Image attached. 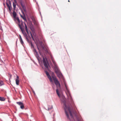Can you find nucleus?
I'll return each instance as SVG.
<instances>
[{
  "label": "nucleus",
  "instance_id": "nucleus-1",
  "mask_svg": "<svg viewBox=\"0 0 121 121\" xmlns=\"http://www.w3.org/2000/svg\"><path fill=\"white\" fill-rule=\"evenodd\" d=\"M63 106L67 118L69 119L70 121H75L72 115L73 110L72 108L69 106H67L65 103H64Z\"/></svg>",
  "mask_w": 121,
  "mask_h": 121
},
{
  "label": "nucleus",
  "instance_id": "nucleus-2",
  "mask_svg": "<svg viewBox=\"0 0 121 121\" xmlns=\"http://www.w3.org/2000/svg\"><path fill=\"white\" fill-rule=\"evenodd\" d=\"M16 19L17 20L18 22V25L19 27L21 30L22 31L23 33L24 26L23 25L22 22H21L19 19L18 17L16 18Z\"/></svg>",
  "mask_w": 121,
  "mask_h": 121
},
{
  "label": "nucleus",
  "instance_id": "nucleus-3",
  "mask_svg": "<svg viewBox=\"0 0 121 121\" xmlns=\"http://www.w3.org/2000/svg\"><path fill=\"white\" fill-rule=\"evenodd\" d=\"M64 84L65 87V91L66 94L67 95V96L69 98H70L71 97V95L70 93L67 88V85L65 81L64 80Z\"/></svg>",
  "mask_w": 121,
  "mask_h": 121
},
{
  "label": "nucleus",
  "instance_id": "nucleus-4",
  "mask_svg": "<svg viewBox=\"0 0 121 121\" xmlns=\"http://www.w3.org/2000/svg\"><path fill=\"white\" fill-rule=\"evenodd\" d=\"M52 78L54 81L57 87H60V85L59 82L56 78L54 77H52Z\"/></svg>",
  "mask_w": 121,
  "mask_h": 121
},
{
  "label": "nucleus",
  "instance_id": "nucleus-5",
  "mask_svg": "<svg viewBox=\"0 0 121 121\" xmlns=\"http://www.w3.org/2000/svg\"><path fill=\"white\" fill-rule=\"evenodd\" d=\"M43 62L46 69L47 70H48V64L46 62L45 59L44 57H43Z\"/></svg>",
  "mask_w": 121,
  "mask_h": 121
},
{
  "label": "nucleus",
  "instance_id": "nucleus-6",
  "mask_svg": "<svg viewBox=\"0 0 121 121\" xmlns=\"http://www.w3.org/2000/svg\"><path fill=\"white\" fill-rule=\"evenodd\" d=\"M17 103L20 106V108L22 109H23L24 108V106L23 103L21 102H17Z\"/></svg>",
  "mask_w": 121,
  "mask_h": 121
},
{
  "label": "nucleus",
  "instance_id": "nucleus-7",
  "mask_svg": "<svg viewBox=\"0 0 121 121\" xmlns=\"http://www.w3.org/2000/svg\"><path fill=\"white\" fill-rule=\"evenodd\" d=\"M45 72L48 78L49 79L50 82H52V79L50 76L49 75L48 72L46 71H45Z\"/></svg>",
  "mask_w": 121,
  "mask_h": 121
},
{
  "label": "nucleus",
  "instance_id": "nucleus-8",
  "mask_svg": "<svg viewBox=\"0 0 121 121\" xmlns=\"http://www.w3.org/2000/svg\"><path fill=\"white\" fill-rule=\"evenodd\" d=\"M16 78H17L15 80V81L16 85H19V78L18 76H17Z\"/></svg>",
  "mask_w": 121,
  "mask_h": 121
},
{
  "label": "nucleus",
  "instance_id": "nucleus-9",
  "mask_svg": "<svg viewBox=\"0 0 121 121\" xmlns=\"http://www.w3.org/2000/svg\"><path fill=\"white\" fill-rule=\"evenodd\" d=\"M33 52H34L36 56L37 57H39V55L38 54V53L37 52L36 50L34 48L33 50Z\"/></svg>",
  "mask_w": 121,
  "mask_h": 121
},
{
  "label": "nucleus",
  "instance_id": "nucleus-10",
  "mask_svg": "<svg viewBox=\"0 0 121 121\" xmlns=\"http://www.w3.org/2000/svg\"><path fill=\"white\" fill-rule=\"evenodd\" d=\"M14 1L13 2V9L15 10L16 8V4L17 3V2L16 0H14Z\"/></svg>",
  "mask_w": 121,
  "mask_h": 121
},
{
  "label": "nucleus",
  "instance_id": "nucleus-11",
  "mask_svg": "<svg viewBox=\"0 0 121 121\" xmlns=\"http://www.w3.org/2000/svg\"><path fill=\"white\" fill-rule=\"evenodd\" d=\"M55 70L56 73L60 71L59 69L57 66L55 67Z\"/></svg>",
  "mask_w": 121,
  "mask_h": 121
},
{
  "label": "nucleus",
  "instance_id": "nucleus-12",
  "mask_svg": "<svg viewBox=\"0 0 121 121\" xmlns=\"http://www.w3.org/2000/svg\"><path fill=\"white\" fill-rule=\"evenodd\" d=\"M56 74L58 77L59 78H61L62 77V75L60 71Z\"/></svg>",
  "mask_w": 121,
  "mask_h": 121
},
{
  "label": "nucleus",
  "instance_id": "nucleus-13",
  "mask_svg": "<svg viewBox=\"0 0 121 121\" xmlns=\"http://www.w3.org/2000/svg\"><path fill=\"white\" fill-rule=\"evenodd\" d=\"M7 6L10 11H11L12 8L11 6H10L8 4H7Z\"/></svg>",
  "mask_w": 121,
  "mask_h": 121
},
{
  "label": "nucleus",
  "instance_id": "nucleus-14",
  "mask_svg": "<svg viewBox=\"0 0 121 121\" xmlns=\"http://www.w3.org/2000/svg\"><path fill=\"white\" fill-rule=\"evenodd\" d=\"M25 25V29L26 30L27 32V33L28 34V30L27 27L26 26V24L25 23H24Z\"/></svg>",
  "mask_w": 121,
  "mask_h": 121
},
{
  "label": "nucleus",
  "instance_id": "nucleus-15",
  "mask_svg": "<svg viewBox=\"0 0 121 121\" xmlns=\"http://www.w3.org/2000/svg\"><path fill=\"white\" fill-rule=\"evenodd\" d=\"M52 62L53 64L54 65L55 67L57 66L56 62H55V60L53 59H52Z\"/></svg>",
  "mask_w": 121,
  "mask_h": 121
},
{
  "label": "nucleus",
  "instance_id": "nucleus-16",
  "mask_svg": "<svg viewBox=\"0 0 121 121\" xmlns=\"http://www.w3.org/2000/svg\"><path fill=\"white\" fill-rule=\"evenodd\" d=\"M13 15L14 18H15L16 16V13L15 12L13 11Z\"/></svg>",
  "mask_w": 121,
  "mask_h": 121
},
{
  "label": "nucleus",
  "instance_id": "nucleus-17",
  "mask_svg": "<svg viewBox=\"0 0 121 121\" xmlns=\"http://www.w3.org/2000/svg\"><path fill=\"white\" fill-rule=\"evenodd\" d=\"M21 17L25 21H27L26 18L25 16H22L21 15Z\"/></svg>",
  "mask_w": 121,
  "mask_h": 121
},
{
  "label": "nucleus",
  "instance_id": "nucleus-18",
  "mask_svg": "<svg viewBox=\"0 0 121 121\" xmlns=\"http://www.w3.org/2000/svg\"><path fill=\"white\" fill-rule=\"evenodd\" d=\"M5 100V99L4 97H0V100L1 101H4Z\"/></svg>",
  "mask_w": 121,
  "mask_h": 121
},
{
  "label": "nucleus",
  "instance_id": "nucleus-19",
  "mask_svg": "<svg viewBox=\"0 0 121 121\" xmlns=\"http://www.w3.org/2000/svg\"><path fill=\"white\" fill-rule=\"evenodd\" d=\"M52 106H49L48 107V110H49L51 109L52 108Z\"/></svg>",
  "mask_w": 121,
  "mask_h": 121
},
{
  "label": "nucleus",
  "instance_id": "nucleus-20",
  "mask_svg": "<svg viewBox=\"0 0 121 121\" xmlns=\"http://www.w3.org/2000/svg\"><path fill=\"white\" fill-rule=\"evenodd\" d=\"M31 44V48H33L34 49V46L33 44L31 42H30V43H29Z\"/></svg>",
  "mask_w": 121,
  "mask_h": 121
},
{
  "label": "nucleus",
  "instance_id": "nucleus-21",
  "mask_svg": "<svg viewBox=\"0 0 121 121\" xmlns=\"http://www.w3.org/2000/svg\"><path fill=\"white\" fill-rule=\"evenodd\" d=\"M0 86H1L4 85L3 82L2 81H0Z\"/></svg>",
  "mask_w": 121,
  "mask_h": 121
},
{
  "label": "nucleus",
  "instance_id": "nucleus-22",
  "mask_svg": "<svg viewBox=\"0 0 121 121\" xmlns=\"http://www.w3.org/2000/svg\"><path fill=\"white\" fill-rule=\"evenodd\" d=\"M24 29L23 32V33L22 32L23 34L25 36V37H27V35L26 34L25 32H24Z\"/></svg>",
  "mask_w": 121,
  "mask_h": 121
},
{
  "label": "nucleus",
  "instance_id": "nucleus-23",
  "mask_svg": "<svg viewBox=\"0 0 121 121\" xmlns=\"http://www.w3.org/2000/svg\"><path fill=\"white\" fill-rule=\"evenodd\" d=\"M58 89H57L56 90V92L58 96L59 97H60V94L58 92Z\"/></svg>",
  "mask_w": 121,
  "mask_h": 121
},
{
  "label": "nucleus",
  "instance_id": "nucleus-24",
  "mask_svg": "<svg viewBox=\"0 0 121 121\" xmlns=\"http://www.w3.org/2000/svg\"><path fill=\"white\" fill-rule=\"evenodd\" d=\"M20 42L21 43V44H22L24 43V42H23V41L22 39H20Z\"/></svg>",
  "mask_w": 121,
  "mask_h": 121
},
{
  "label": "nucleus",
  "instance_id": "nucleus-25",
  "mask_svg": "<svg viewBox=\"0 0 121 121\" xmlns=\"http://www.w3.org/2000/svg\"><path fill=\"white\" fill-rule=\"evenodd\" d=\"M26 38L27 41L29 43H30V42L31 41H29V40L27 38V37H26Z\"/></svg>",
  "mask_w": 121,
  "mask_h": 121
},
{
  "label": "nucleus",
  "instance_id": "nucleus-26",
  "mask_svg": "<svg viewBox=\"0 0 121 121\" xmlns=\"http://www.w3.org/2000/svg\"><path fill=\"white\" fill-rule=\"evenodd\" d=\"M31 37H32V38L33 40L35 41V40H34V38H33V36H32V34H31Z\"/></svg>",
  "mask_w": 121,
  "mask_h": 121
},
{
  "label": "nucleus",
  "instance_id": "nucleus-27",
  "mask_svg": "<svg viewBox=\"0 0 121 121\" xmlns=\"http://www.w3.org/2000/svg\"><path fill=\"white\" fill-rule=\"evenodd\" d=\"M76 117L77 120V121H81V120H80L78 118V117Z\"/></svg>",
  "mask_w": 121,
  "mask_h": 121
},
{
  "label": "nucleus",
  "instance_id": "nucleus-28",
  "mask_svg": "<svg viewBox=\"0 0 121 121\" xmlns=\"http://www.w3.org/2000/svg\"><path fill=\"white\" fill-rule=\"evenodd\" d=\"M20 39H22V37H21V36L20 35Z\"/></svg>",
  "mask_w": 121,
  "mask_h": 121
},
{
  "label": "nucleus",
  "instance_id": "nucleus-29",
  "mask_svg": "<svg viewBox=\"0 0 121 121\" xmlns=\"http://www.w3.org/2000/svg\"><path fill=\"white\" fill-rule=\"evenodd\" d=\"M37 48H38V50H39V48L38 47H37Z\"/></svg>",
  "mask_w": 121,
  "mask_h": 121
},
{
  "label": "nucleus",
  "instance_id": "nucleus-30",
  "mask_svg": "<svg viewBox=\"0 0 121 121\" xmlns=\"http://www.w3.org/2000/svg\"><path fill=\"white\" fill-rule=\"evenodd\" d=\"M1 62H3V61L2 60H1Z\"/></svg>",
  "mask_w": 121,
  "mask_h": 121
},
{
  "label": "nucleus",
  "instance_id": "nucleus-31",
  "mask_svg": "<svg viewBox=\"0 0 121 121\" xmlns=\"http://www.w3.org/2000/svg\"><path fill=\"white\" fill-rule=\"evenodd\" d=\"M68 1L69 2V1H69V0H68Z\"/></svg>",
  "mask_w": 121,
  "mask_h": 121
},
{
  "label": "nucleus",
  "instance_id": "nucleus-32",
  "mask_svg": "<svg viewBox=\"0 0 121 121\" xmlns=\"http://www.w3.org/2000/svg\"><path fill=\"white\" fill-rule=\"evenodd\" d=\"M43 49H44V47H43Z\"/></svg>",
  "mask_w": 121,
  "mask_h": 121
}]
</instances>
